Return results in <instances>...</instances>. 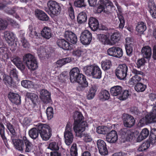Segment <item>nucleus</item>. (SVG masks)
<instances>
[{
    "mask_svg": "<svg viewBox=\"0 0 156 156\" xmlns=\"http://www.w3.org/2000/svg\"><path fill=\"white\" fill-rule=\"evenodd\" d=\"M70 80L72 83L75 82L79 83L77 88L79 91H83L88 86V83L86 76L80 73L79 69L77 67L72 69L69 73Z\"/></svg>",
    "mask_w": 156,
    "mask_h": 156,
    "instance_id": "nucleus-1",
    "label": "nucleus"
},
{
    "mask_svg": "<svg viewBox=\"0 0 156 156\" xmlns=\"http://www.w3.org/2000/svg\"><path fill=\"white\" fill-rule=\"evenodd\" d=\"M74 118V122L73 130L76 133V136L81 138L84 135L83 132L85 130V127L87 126V122L85 121H82L83 117L80 112H75Z\"/></svg>",
    "mask_w": 156,
    "mask_h": 156,
    "instance_id": "nucleus-2",
    "label": "nucleus"
},
{
    "mask_svg": "<svg viewBox=\"0 0 156 156\" xmlns=\"http://www.w3.org/2000/svg\"><path fill=\"white\" fill-rule=\"evenodd\" d=\"M47 5L48 8L44 7V9L51 16L54 17L60 14L61 7L60 4L55 1L50 0L48 2Z\"/></svg>",
    "mask_w": 156,
    "mask_h": 156,
    "instance_id": "nucleus-3",
    "label": "nucleus"
},
{
    "mask_svg": "<svg viewBox=\"0 0 156 156\" xmlns=\"http://www.w3.org/2000/svg\"><path fill=\"white\" fill-rule=\"evenodd\" d=\"M23 60L27 67L30 70L34 71L38 68L37 61L33 55L30 54L25 55L23 57Z\"/></svg>",
    "mask_w": 156,
    "mask_h": 156,
    "instance_id": "nucleus-4",
    "label": "nucleus"
},
{
    "mask_svg": "<svg viewBox=\"0 0 156 156\" xmlns=\"http://www.w3.org/2000/svg\"><path fill=\"white\" fill-rule=\"evenodd\" d=\"M38 129L43 140L47 141L49 139L51 135V130L48 125L45 124H39Z\"/></svg>",
    "mask_w": 156,
    "mask_h": 156,
    "instance_id": "nucleus-5",
    "label": "nucleus"
},
{
    "mask_svg": "<svg viewBox=\"0 0 156 156\" xmlns=\"http://www.w3.org/2000/svg\"><path fill=\"white\" fill-rule=\"evenodd\" d=\"M128 67L126 64L119 65L115 70L116 76L120 80H124L127 76Z\"/></svg>",
    "mask_w": 156,
    "mask_h": 156,
    "instance_id": "nucleus-6",
    "label": "nucleus"
},
{
    "mask_svg": "<svg viewBox=\"0 0 156 156\" xmlns=\"http://www.w3.org/2000/svg\"><path fill=\"white\" fill-rule=\"evenodd\" d=\"M72 126V125L71 124L68 123L64 133L65 142L67 145H70L72 143L73 139V136L71 132Z\"/></svg>",
    "mask_w": 156,
    "mask_h": 156,
    "instance_id": "nucleus-7",
    "label": "nucleus"
},
{
    "mask_svg": "<svg viewBox=\"0 0 156 156\" xmlns=\"http://www.w3.org/2000/svg\"><path fill=\"white\" fill-rule=\"evenodd\" d=\"M92 39V35L90 31L85 30L81 33L80 37V40L81 43L83 45L89 44Z\"/></svg>",
    "mask_w": 156,
    "mask_h": 156,
    "instance_id": "nucleus-8",
    "label": "nucleus"
},
{
    "mask_svg": "<svg viewBox=\"0 0 156 156\" xmlns=\"http://www.w3.org/2000/svg\"><path fill=\"white\" fill-rule=\"evenodd\" d=\"M140 122L144 124L153 122H156V115L153 114V112L151 111L147 113L144 118L141 119Z\"/></svg>",
    "mask_w": 156,
    "mask_h": 156,
    "instance_id": "nucleus-9",
    "label": "nucleus"
},
{
    "mask_svg": "<svg viewBox=\"0 0 156 156\" xmlns=\"http://www.w3.org/2000/svg\"><path fill=\"white\" fill-rule=\"evenodd\" d=\"M123 122L125 127L131 128L134 126L135 121L134 118L128 114H125L123 115Z\"/></svg>",
    "mask_w": 156,
    "mask_h": 156,
    "instance_id": "nucleus-10",
    "label": "nucleus"
},
{
    "mask_svg": "<svg viewBox=\"0 0 156 156\" xmlns=\"http://www.w3.org/2000/svg\"><path fill=\"white\" fill-rule=\"evenodd\" d=\"M17 136H16L11 139L15 148L20 151H23L24 148V144L23 140V136L21 139H17Z\"/></svg>",
    "mask_w": 156,
    "mask_h": 156,
    "instance_id": "nucleus-11",
    "label": "nucleus"
},
{
    "mask_svg": "<svg viewBox=\"0 0 156 156\" xmlns=\"http://www.w3.org/2000/svg\"><path fill=\"white\" fill-rule=\"evenodd\" d=\"M97 145L100 154L105 156L107 155L108 153L105 141L101 140H99L97 141Z\"/></svg>",
    "mask_w": 156,
    "mask_h": 156,
    "instance_id": "nucleus-12",
    "label": "nucleus"
},
{
    "mask_svg": "<svg viewBox=\"0 0 156 156\" xmlns=\"http://www.w3.org/2000/svg\"><path fill=\"white\" fill-rule=\"evenodd\" d=\"M115 5L116 6L118 12H117V15L120 21V24L119 27L120 28L122 29L125 24V21L124 17L122 15V9L121 7L119 5L117 2L114 1Z\"/></svg>",
    "mask_w": 156,
    "mask_h": 156,
    "instance_id": "nucleus-13",
    "label": "nucleus"
},
{
    "mask_svg": "<svg viewBox=\"0 0 156 156\" xmlns=\"http://www.w3.org/2000/svg\"><path fill=\"white\" fill-rule=\"evenodd\" d=\"M119 133L122 138H125L129 141L133 139L134 135V133L130 130L126 128L121 129Z\"/></svg>",
    "mask_w": 156,
    "mask_h": 156,
    "instance_id": "nucleus-14",
    "label": "nucleus"
},
{
    "mask_svg": "<svg viewBox=\"0 0 156 156\" xmlns=\"http://www.w3.org/2000/svg\"><path fill=\"white\" fill-rule=\"evenodd\" d=\"M118 136L116 132L114 130L111 131L106 136V140L107 141L111 143H114L118 140Z\"/></svg>",
    "mask_w": 156,
    "mask_h": 156,
    "instance_id": "nucleus-15",
    "label": "nucleus"
},
{
    "mask_svg": "<svg viewBox=\"0 0 156 156\" xmlns=\"http://www.w3.org/2000/svg\"><path fill=\"white\" fill-rule=\"evenodd\" d=\"M40 98L44 103H47L50 102V94L47 90H41L40 91Z\"/></svg>",
    "mask_w": 156,
    "mask_h": 156,
    "instance_id": "nucleus-16",
    "label": "nucleus"
},
{
    "mask_svg": "<svg viewBox=\"0 0 156 156\" xmlns=\"http://www.w3.org/2000/svg\"><path fill=\"white\" fill-rule=\"evenodd\" d=\"M11 61L21 71H23L25 69V66L23 63L21 58L18 57L11 58Z\"/></svg>",
    "mask_w": 156,
    "mask_h": 156,
    "instance_id": "nucleus-17",
    "label": "nucleus"
},
{
    "mask_svg": "<svg viewBox=\"0 0 156 156\" xmlns=\"http://www.w3.org/2000/svg\"><path fill=\"white\" fill-rule=\"evenodd\" d=\"M8 97L12 103L16 105L20 103V97L18 94L10 92L8 94Z\"/></svg>",
    "mask_w": 156,
    "mask_h": 156,
    "instance_id": "nucleus-18",
    "label": "nucleus"
},
{
    "mask_svg": "<svg viewBox=\"0 0 156 156\" xmlns=\"http://www.w3.org/2000/svg\"><path fill=\"white\" fill-rule=\"evenodd\" d=\"M141 53L143 58L149 60L152 55L151 48L148 46L143 47L141 50Z\"/></svg>",
    "mask_w": 156,
    "mask_h": 156,
    "instance_id": "nucleus-19",
    "label": "nucleus"
},
{
    "mask_svg": "<svg viewBox=\"0 0 156 156\" xmlns=\"http://www.w3.org/2000/svg\"><path fill=\"white\" fill-rule=\"evenodd\" d=\"M23 140L25 146V151L26 152H30L33 151L34 146L25 136H23Z\"/></svg>",
    "mask_w": 156,
    "mask_h": 156,
    "instance_id": "nucleus-20",
    "label": "nucleus"
},
{
    "mask_svg": "<svg viewBox=\"0 0 156 156\" xmlns=\"http://www.w3.org/2000/svg\"><path fill=\"white\" fill-rule=\"evenodd\" d=\"M57 44L59 47L64 50H68L71 48L70 43L64 39L58 40Z\"/></svg>",
    "mask_w": 156,
    "mask_h": 156,
    "instance_id": "nucleus-21",
    "label": "nucleus"
},
{
    "mask_svg": "<svg viewBox=\"0 0 156 156\" xmlns=\"http://www.w3.org/2000/svg\"><path fill=\"white\" fill-rule=\"evenodd\" d=\"M4 37L9 46H12L14 43L15 37L14 34L8 31L4 33Z\"/></svg>",
    "mask_w": 156,
    "mask_h": 156,
    "instance_id": "nucleus-22",
    "label": "nucleus"
},
{
    "mask_svg": "<svg viewBox=\"0 0 156 156\" xmlns=\"http://www.w3.org/2000/svg\"><path fill=\"white\" fill-rule=\"evenodd\" d=\"M4 124L11 134V139L17 136V133L16 132L15 128L12 125L9 121H6Z\"/></svg>",
    "mask_w": 156,
    "mask_h": 156,
    "instance_id": "nucleus-23",
    "label": "nucleus"
},
{
    "mask_svg": "<svg viewBox=\"0 0 156 156\" xmlns=\"http://www.w3.org/2000/svg\"><path fill=\"white\" fill-rule=\"evenodd\" d=\"M122 93V88L119 86H116L112 87L110 89V93L113 96L119 97L120 94Z\"/></svg>",
    "mask_w": 156,
    "mask_h": 156,
    "instance_id": "nucleus-24",
    "label": "nucleus"
},
{
    "mask_svg": "<svg viewBox=\"0 0 156 156\" xmlns=\"http://www.w3.org/2000/svg\"><path fill=\"white\" fill-rule=\"evenodd\" d=\"M35 15L40 20L43 21H48L49 17L48 15L42 11L37 9L35 11Z\"/></svg>",
    "mask_w": 156,
    "mask_h": 156,
    "instance_id": "nucleus-25",
    "label": "nucleus"
},
{
    "mask_svg": "<svg viewBox=\"0 0 156 156\" xmlns=\"http://www.w3.org/2000/svg\"><path fill=\"white\" fill-rule=\"evenodd\" d=\"M97 87L94 85L89 87V90L87 94V98L88 100L93 99L94 97L97 90Z\"/></svg>",
    "mask_w": 156,
    "mask_h": 156,
    "instance_id": "nucleus-26",
    "label": "nucleus"
},
{
    "mask_svg": "<svg viewBox=\"0 0 156 156\" xmlns=\"http://www.w3.org/2000/svg\"><path fill=\"white\" fill-rule=\"evenodd\" d=\"M121 37V35L119 32H115L113 33L111 35L110 41L111 44L110 45H112L115 44L119 41Z\"/></svg>",
    "mask_w": 156,
    "mask_h": 156,
    "instance_id": "nucleus-27",
    "label": "nucleus"
},
{
    "mask_svg": "<svg viewBox=\"0 0 156 156\" xmlns=\"http://www.w3.org/2000/svg\"><path fill=\"white\" fill-rule=\"evenodd\" d=\"M88 24L91 29L94 31L98 29L99 23L97 19L94 17H90L89 20Z\"/></svg>",
    "mask_w": 156,
    "mask_h": 156,
    "instance_id": "nucleus-28",
    "label": "nucleus"
},
{
    "mask_svg": "<svg viewBox=\"0 0 156 156\" xmlns=\"http://www.w3.org/2000/svg\"><path fill=\"white\" fill-rule=\"evenodd\" d=\"M42 36L44 38L48 39L52 36L51 31L50 28L48 27H44L41 31Z\"/></svg>",
    "mask_w": 156,
    "mask_h": 156,
    "instance_id": "nucleus-29",
    "label": "nucleus"
},
{
    "mask_svg": "<svg viewBox=\"0 0 156 156\" xmlns=\"http://www.w3.org/2000/svg\"><path fill=\"white\" fill-rule=\"evenodd\" d=\"M148 8L150 14L153 18H156V6L153 1L148 2Z\"/></svg>",
    "mask_w": 156,
    "mask_h": 156,
    "instance_id": "nucleus-30",
    "label": "nucleus"
},
{
    "mask_svg": "<svg viewBox=\"0 0 156 156\" xmlns=\"http://www.w3.org/2000/svg\"><path fill=\"white\" fill-rule=\"evenodd\" d=\"M96 65H91L84 66L83 68V72L87 76H91Z\"/></svg>",
    "mask_w": 156,
    "mask_h": 156,
    "instance_id": "nucleus-31",
    "label": "nucleus"
},
{
    "mask_svg": "<svg viewBox=\"0 0 156 156\" xmlns=\"http://www.w3.org/2000/svg\"><path fill=\"white\" fill-rule=\"evenodd\" d=\"M146 29V24L143 22H139L136 28V31L139 34H143Z\"/></svg>",
    "mask_w": 156,
    "mask_h": 156,
    "instance_id": "nucleus-32",
    "label": "nucleus"
},
{
    "mask_svg": "<svg viewBox=\"0 0 156 156\" xmlns=\"http://www.w3.org/2000/svg\"><path fill=\"white\" fill-rule=\"evenodd\" d=\"M149 134V131L146 128L143 129L141 131L140 134L137 138L138 142H140L141 140L146 138Z\"/></svg>",
    "mask_w": 156,
    "mask_h": 156,
    "instance_id": "nucleus-33",
    "label": "nucleus"
},
{
    "mask_svg": "<svg viewBox=\"0 0 156 156\" xmlns=\"http://www.w3.org/2000/svg\"><path fill=\"white\" fill-rule=\"evenodd\" d=\"M93 73L92 75V77L94 78L100 79L101 77L102 72L100 68L97 65L94 69Z\"/></svg>",
    "mask_w": 156,
    "mask_h": 156,
    "instance_id": "nucleus-34",
    "label": "nucleus"
},
{
    "mask_svg": "<svg viewBox=\"0 0 156 156\" xmlns=\"http://www.w3.org/2000/svg\"><path fill=\"white\" fill-rule=\"evenodd\" d=\"M100 98L103 101L108 100L110 97V95L109 92L106 90H102L99 94Z\"/></svg>",
    "mask_w": 156,
    "mask_h": 156,
    "instance_id": "nucleus-35",
    "label": "nucleus"
},
{
    "mask_svg": "<svg viewBox=\"0 0 156 156\" xmlns=\"http://www.w3.org/2000/svg\"><path fill=\"white\" fill-rule=\"evenodd\" d=\"M39 131L38 129L33 128L31 129L29 131V134L31 138L33 139H37L39 135Z\"/></svg>",
    "mask_w": 156,
    "mask_h": 156,
    "instance_id": "nucleus-36",
    "label": "nucleus"
},
{
    "mask_svg": "<svg viewBox=\"0 0 156 156\" xmlns=\"http://www.w3.org/2000/svg\"><path fill=\"white\" fill-rule=\"evenodd\" d=\"M143 76V75L133 76L129 79V82L131 85L136 84L141 80Z\"/></svg>",
    "mask_w": 156,
    "mask_h": 156,
    "instance_id": "nucleus-37",
    "label": "nucleus"
},
{
    "mask_svg": "<svg viewBox=\"0 0 156 156\" xmlns=\"http://www.w3.org/2000/svg\"><path fill=\"white\" fill-rule=\"evenodd\" d=\"M87 20V16L85 12H82L78 14L77 17L78 22L82 23L86 22Z\"/></svg>",
    "mask_w": 156,
    "mask_h": 156,
    "instance_id": "nucleus-38",
    "label": "nucleus"
},
{
    "mask_svg": "<svg viewBox=\"0 0 156 156\" xmlns=\"http://www.w3.org/2000/svg\"><path fill=\"white\" fill-rule=\"evenodd\" d=\"M3 80L4 83L7 86H11L14 83L12 77L7 75H5L3 76Z\"/></svg>",
    "mask_w": 156,
    "mask_h": 156,
    "instance_id": "nucleus-39",
    "label": "nucleus"
},
{
    "mask_svg": "<svg viewBox=\"0 0 156 156\" xmlns=\"http://www.w3.org/2000/svg\"><path fill=\"white\" fill-rule=\"evenodd\" d=\"M112 66V62L109 60H106L101 62V67L104 70L109 69Z\"/></svg>",
    "mask_w": 156,
    "mask_h": 156,
    "instance_id": "nucleus-40",
    "label": "nucleus"
},
{
    "mask_svg": "<svg viewBox=\"0 0 156 156\" xmlns=\"http://www.w3.org/2000/svg\"><path fill=\"white\" fill-rule=\"evenodd\" d=\"M26 95L27 98L31 100L34 104H35L37 102L38 97L36 94L28 92L27 93Z\"/></svg>",
    "mask_w": 156,
    "mask_h": 156,
    "instance_id": "nucleus-41",
    "label": "nucleus"
},
{
    "mask_svg": "<svg viewBox=\"0 0 156 156\" xmlns=\"http://www.w3.org/2000/svg\"><path fill=\"white\" fill-rule=\"evenodd\" d=\"M150 140V142L152 144L156 142V129L152 128L151 129Z\"/></svg>",
    "mask_w": 156,
    "mask_h": 156,
    "instance_id": "nucleus-42",
    "label": "nucleus"
},
{
    "mask_svg": "<svg viewBox=\"0 0 156 156\" xmlns=\"http://www.w3.org/2000/svg\"><path fill=\"white\" fill-rule=\"evenodd\" d=\"M147 87L146 85L141 83H137L135 86L134 88L135 90L138 92L144 91Z\"/></svg>",
    "mask_w": 156,
    "mask_h": 156,
    "instance_id": "nucleus-43",
    "label": "nucleus"
},
{
    "mask_svg": "<svg viewBox=\"0 0 156 156\" xmlns=\"http://www.w3.org/2000/svg\"><path fill=\"white\" fill-rule=\"evenodd\" d=\"M71 59L69 58H66L58 60L56 62V64L58 65L59 67H61L65 64L70 62Z\"/></svg>",
    "mask_w": 156,
    "mask_h": 156,
    "instance_id": "nucleus-44",
    "label": "nucleus"
},
{
    "mask_svg": "<svg viewBox=\"0 0 156 156\" xmlns=\"http://www.w3.org/2000/svg\"><path fill=\"white\" fill-rule=\"evenodd\" d=\"M100 40L104 44L110 45L111 44L108 37L105 34L101 35Z\"/></svg>",
    "mask_w": 156,
    "mask_h": 156,
    "instance_id": "nucleus-45",
    "label": "nucleus"
},
{
    "mask_svg": "<svg viewBox=\"0 0 156 156\" xmlns=\"http://www.w3.org/2000/svg\"><path fill=\"white\" fill-rule=\"evenodd\" d=\"M14 8L15 9L16 11L19 12L22 16L26 15L28 13V10L25 7H21L15 6Z\"/></svg>",
    "mask_w": 156,
    "mask_h": 156,
    "instance_id": "nucleus-46",
    "label": "nucleus"
},
{
    "mask_svg": "<svg viewBox=\"0 0 156 156\" xmlns=\"http://www.w3.org/2000/svg\"><path fill=\"white\" fill-rule=\"evenodd\" d=\"M28 33L29 36L33 38L35 36L38 37L39 34L37 33L35 30H33V27L31 26H29L28 29Z\"/></svg>",
    "mask_w": 156,
    "mask_h": 156,
    "instance_id": "nucleus-47",
    "label": "nucleus"
},
{
    "mask_svg": "<svg viewBox=\"0 0 156 156\" xmlns=\"http://www.w3.org/2000/svg\"><path fill=\"white\" fill-rule=\"evenodd\" d=\"M150 146L148 142H145L142 143L138 148L137 151L139 152L143 151L148 149Z\"/></svg>",
    "mask_w": 156,
    "mask_h": 156,
    "instance_id": "nucleus-48",
    "label": "nucleus"
},
{
    "mask_svg": "<svg viewBox=\"0 0 156 156\" xmlns=\"http://www.w3.org/2000/svg\"><path fill=\"white\" fill-rule=\"evenodd\" d=\"M108 128L106 126H99L97 128V132L99 134H106L108 132Z\"/></svg>",
    "mask_w": 156,
    "mask_h": 156,
    "instance_id": "nucleus-49",
    "label": "nucleus"
},
{
    "mask_svg": "<svg viewBox=\"0 0 156 156\" xmlns=\"http://www.w3.org/2000/svg\"><path fill=\"white\" fill-rule=\"evenodd\" d=\"M71 156H77V149L76 144H73L71 146L70 150Z\"/></svg>",
    "mask_w": 156,
    "mask_h": 156,
    "instance_id": "nucleus-50",
    "label": "nucleus"
},
{
    "mask_svg": "<svg viewBox=\"0 0 156 156\" xmlns=\"http://www.w3.org/2000/svg\"><path fill=\"white\" fill-rule=\"evenodd\" d=\"M129 91L126 90H125L120 94L119 97L118 98L120 100H124L127 99L129 96Z\"/></svg>",
    "mask_w": 156,
    "mask_h": 156,
    "instance_id": "nucleus-51",
    "label": "nucleus"
},
{
    "mask_svg": "<svg viewBox=\"0 0 156 156\" xmlns=\"http://www.w3.org/2000/svg\"><path fill=\"white\" fill-rule=\"evenodd\" d=\"M46 113L48 120L51 119L53 116V109L51 107H48L46 111Z\"/></svg>",
    "mask_w": 156,
    "mask_h": 156,
    "instance_id": "nucleus-52",
    "label": "nucleus"
},
{
    "mask_svg": "<svg viewBox=\"0 0 156 156\" xmlns=\"http://www.w3.org/2000/svg\"><path fill=\"white\" fill-rule=\"evenodd\" d=\"M5 127L4 125L0 122V134L4 142L6 141V138L5 135Z\"/></svg>",
    "mask_w": 156,
    "mask_h": 156,
    "instance_id": "nucleus-53",
    "label": "nucleus"
},
{
    "mask_svg": "<svg viewBox=\"0 0 156 156\" xmlns=\"http://www.w3.org/2000/svg\"><path fill=\"white\" fill-rule=\"evenodd\" d=\"M21 84L22 86L26 88H29L33 86L32 83L31 81L27 80H22Z\"/></svg>",
    "mask_w": 156,
    "mask_h": 156,
    "instance_id": "nucleus-54",
    "label": "nucleus"
},
{
    "mask_svg": "<svg viewBox=\"0 0 156 156\" xmlns=\"http://www.w3.org/2000/svg\"><path fill=\"white\" fill-rule=\"evenodd\" d=\"M48 148L51 150L58 151L59 149V147L57 143L53 142L49 144Z\"/></svg>",
    "mask_w": 156,
    "mask_h": 156,
    "instance_id": "nucleus-55",
    "label": "nucleus"
},
{
    "mask_svg": "<svg viewBox=\"0 0 156 156\" xmlns=\"http://www.w3.org/2000/svg\"><path fill=\"white\" fill-rule=\"evenodd\" d=\"M74 5L76 7L79 8L84 7L86 6L84 0H76L74 2Z\"/></svg>",
    "mask_w": 156,
    "mask_h": 156,
    "instance_id": "nucleus-56",
    "label": "nucleus"
},
{
    "mask_svg": "<svg viewBox=\"0 0 156 156\" xmlns=\"http://www.w3.org/2000/svg\"><path fill=\"white\" fill-rule=\"evenodd\" d=\"M8 24L5 20L0 18V30H3L6 29Z\"/></svg>",
    "mask_w": 156,
    "mask_h": 156,
    "instance_id": "nucleus-57",
    "label": "nucleus"
},
{
    "mask_svg": "<svg viewBox=\"0 0 156 156\" xmlns=\"http://www.w3.org/2000/svg\"><path fill=\"white\" fill-rule=\"evenodd\" d=\"M131 45V43L130 44H127L125 46L126 54L129 56L132 55L133 50V48Z\"/></svg>",
    "mask_w": 156,
    "mask_h": 156,
    "instance_id": "nucleus-58",
    "label": "nucleus"
},
{
    "mask_svg": "<svg viewBox=\"0 0 156 156\" xmlns=\"http://www.w3.org/2000/svg\"><path fill=\"white\" fill-rule=\"evenodd\" d=\"M99 3L100 5L105 7L109 6H112L113 5L112 3L109 0H99Z\"/></svg>",
    "mask_w": 156,
    "mask_h": 156,
    "instance_id": "nucleus-59",
    "label": "nucleus"
},
{
    "mask_svg": "<svg viewBox=\"0 0 156 156\" xmlns=\"http://www.w3.org/2000/svg\"><path fill=\"white\" fill-rule=\"evenodd\" d=\"M146 62V61L145 60L144 58L143 57L138 59L136 63V64L137 67L139 68L141 67L144 66Z\"/></svg>",
    "mask_w": 156,
    "mask_h": 156,
    "instance_id": "nucleus-60",
    "label": "nucleus"
},
{
    "mask_svg": "<svg viewBox=\"0 0 156 156\" xmlns=\"http://www.w3.org/2000/svg\"><path fill=\"white\" fill-rule=\"evenodd\" d=\"M115 53V57L118 58L122 57L123 55V51L122 49L118 47H116Z\"/></svg>",
    "mask_w": 156,
    "mask_h": 156,
    "instance_id": "nucleus-61",
    "label": "nucleus"
},
{
    "mask_svg": "<svg viewBox=\"0 0 156 156\" xmlns=\"http://www.w3.org/2000/svg\"><path fill=\"white\" fill-rule=\"evenodd\" d=\"M116 47H113L108 49L107 53L108 55L110 56L115 57V53Z\"/></svg>",
    "mask_w": 156,
    "mask_h": 156,
    "instance_id": "nucleus-62",
    "label": "nucleus"
},
{
    "mask_svg": "<svg viewBox=\"0 0 156 156\" xmlns=\"http://www.w3.org/2000/svg\"><path fill=\"white\" fill-rule=\"evenodd\" d=\"M73 37H70L68 41L73 44H76L77 41V38L76 34L74 33L72 35Z\"/></svg>",
    "mask_w": 156,
    "mask_h": 156,
    "instance_id": "nucleus-63",
    "label": "nucleus"
},
{
    "mask_svg": "<svg viewBox=\"0 0 156 156\" xmlns=\"http://www.w3.org/2000/svg\"><path fill=\"white\" fill-rule=\"evenodd\" d=\"M10 76L13 77L18 80V76L17 75V72L15 69H13L11 70L10 72Z\"/></svg>",
    "mask_w": 156,
    "mask_h": 156,
    "instance_id": "nucleus-64",
    "label": "nucleus"
}]
</instances>
